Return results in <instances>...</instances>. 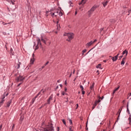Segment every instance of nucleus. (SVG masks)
<instances>
[{"mask_svg":"<svg viewBox=\"0 0 131 131\" xmlns=\"http://www.w3.org/2000/svg\"><path fill=\"white\" fill-rule=\"evenodd\" d=\"M71 75H72V73H71V74H70L69 77H71Z\"/></svg>","mask_w":131,"mask_h":131,"instance_id":"13d9d810","label":"nucleus"},{"mask_svg":"<svg viewBox=\"0 0 131 131\" xmlns=\"http://www.w3.org/2000/svg\"><path fill=\"white\" fill-rule=\"evenodd\" d=\"M78 107V104H77V108Z\"/></svg>","mask_w":131,"mask_h":131,"instance_id":"774afa93","label":"nucleus"},{"mask_svg":"<svg viewBox=\"0 0 131 131\" xmlns=\"http://www.w3.org/2000/svg\"><path fill=\"white\" fill-rule=\"evenodd\" d=\"M37 97H38V96H37H37H36L34 98V99H35V100H36V98H37Z\"/></svg>","mask_w":131,"mask_h":131,"instance_id":"c03bdc74","label":"nucleus"},{"mask_svg":"<svg viewBox=\"0 0 131 131\" xmlns=\"http://www.w3.org/2000/svg\"><path fill=\"white\" fill-rule=\"evenodd\" d=\"M64 91H65V92H66V91H67V88H65V89H64Z\"/></svg>","mask_w":131,"mask_h":131,"instance_id":"bf43d9fd","label":"nucleus"},{"mask_svg":"<svg viewBox=\"0 0 131 131\" xmlns=\"http://www.w3.org/2000/svg\"><path fill=\"white\" fill-rule=\"evenodd\" d=\"M97 105H98V103H97V102L95 101V104L93 105V106L92 107V110H94V109H95V108H96V106H97Z\"/></svg>","mask_w":131,"mask_h":131,"instance_id":"4468645a","label":"nucleus"},{"mask_svg":"<svg viewBox=\"0 0 131 131\" xmlns=\"http://www.w3.org/2000/svg\"><path fill=\"white\" fill-rule=\"evenodd\" d=\"M34 102H35V98H33L32 100L31 103L33 104V103H34Z\"/></svg>","mask_w":131,"mask_h":131,"instance_id":"cd10ccee","label":"nucleus"},{"mask_svg":"<svg viewBox=\"0 0 131 131\" xmlns=\"http://www.w3.org/2000/svg\"><path fill=\"white\" fill-rule=\"evenodd\" d=\"M126 59V57H124L123 59H122V61H125V59Z\"/></svg>","mask_w":131,"mask_h":131,"instance_id":"a19ab883","label":"nucleus"},{"mask_svg":"<svg viewBox=\"0 0 131 131\" xmlns=\"http://www.w3.org/2000/svg\"><path fill=\"white\" fill-rule=\"evenodd\" d=\"M58 14L59 15V16H62L63 15V13L62 12L61 10H59V12Z\"/></svg>","mask_w":131,"mask_h":131,"instance_id":"b1692460","label":"nucleus"},{"mask_svg":"<svg viewBox=\"0 0 131 131\" xmlns=\"http://www.w3.org/2000/svg\"><path fill=\"white\" fill-rule=\"evenodd\" d=\"M41 41L44 42V43H46V40L45 39H43V37H42V36L41 37Z\"/></svg>","mask_w":131,"mask_h":131,"instance_id":"5701e85b","label":"nucleus"},{"mask_svg":"<svg viewBox=\"0 0 131 131\" xmlns=\"http://www.w3.org/2000/svg\"><path fill=\"white\" fill-rule=\"evenodd\" d=\"M59 85H60V88H62L63 86V85L62 84H60Z\"/></svg>","mask_w":131,"mask_h":131,"instance_id":"6e6d98bb","label":"nucleus"},{"mask_svg":"<svg viewBox=\"0 0 131 131\" xmlns=\"http://www.w3.org/2000/svg\"><path fill=\"white\" fill-rule=\"evenodd\" d=\"M80 88L81 89V91H83V86H82V85H80Z\"/></svg>","mask_w":131,"mask_h":131,"instance_id":"2f4dec72","label":"nucleus"},{"mask_svg":"<svg viewBox=\"0 0 131 131\" xmlns=\"http://www.w3.org/2000/svg\"><path fill=\"white\" fill-rule=\"evenodd\" d=\"M24 118V116H21V117L20 118V120H21V121H23Z\"/></svg>","mask_w":131,"mask_h":131,"instance_id":"72a5a7b5","label":"nucleus"},{"mask_svg":"<svg viewBox=\"0 0 131 131\" xmlns=\"http://www.w3.org/2000/svg\"><path fill=\"white\" fill-rule=\"evenodd\" d=\"M3 25H7V24L5 23V22L3 23Z\"/></svg>","mask_w":131,"mask_h":131,"instance_id":"09e8293b","label":"nucleus"},{"mask_svg":"<svg viewBox=\"0 0 131 131\" xmlns=\"http://www.w3.org/2000/svg\"><path fill=\"white\" fill-rule=\"evenodd\" d=\"M32 58H34V54H32Z\"/></svg>","mask_w":131,"mask_h":131,"instance_id":"8fccbe9b","label":"nucleus"},{"mask_svg":"<svg viewBox=\"0 0 131 131\" xmlns=\"http://www.w3.org/2000/svg\"><path fill=\"white\" fill-rule=\"evenodd\" d=\"M51 16H52V17H53L54 16H58V14H56L55 12H54V13H52Z\"/></svg>","mask_w":131,"mask_h":131,"instance_id":"c756f323","label":"nucleus"},{"mask_svg":"<svg viewBox=\"0 0 131 131\" xmlns=\"http://www.w3.org/2000/svg\"><path fill=\"white\" fill-rule=\"evenodd\" d=\"M12 103V102L11 101H8L7 102V107H10V105H11V103Z\"/></svg>","mask_w":131,"mask_h":131,"instance_id":"412c9836","label":"nucleus"},{"mask_svg":"<svg viewBox=\"0 0 131 131\" xmlns=\"http://www.w3.org/2000/svg\"><path fill=\"white\" fill-rule=\"evenodd\" d=\"M35 60V59L33 57L31 58V60H30V64L31 65H32V64H33V63H34Z\"/></svg>","mask_w":131,"mask_h":131,"instance_id":"9d476101","label":"nucleus"},{"mask_svg":"<svg viewBox=\"0 0 131 131\" xmlns=\"http://www.w3.org/2000/svg\"><path fill=\"white\" fill-rule=\"evenodd\" d=\"M95 86V83H93L92 85L90 86V90H91V91H94V87Z\"/></svg>","mask_w":131,"mask_h":131,"instance_id":"f8f14e48","label":"nucleus"},{"mask_svg":"<svg viewBox=\"0 0 131 131\" xmlns=\"http://www.w3.org/2000/svg\"><path fill=\"white\" fill-rule=\"evenodd\" d=\"M86 3V0H82L79 5H84Z\"/></svg>","mask_w":131,"mask_h":131,"instance_id":"9b49d317","label":"nucleus"},{"mask_svg":"<svg viewBox=\"0 0 131 131\" xmlns=\"http://www.w3.org/2000/svg\"><path fill=\"white\" fill-rule=\"evenodd\" d=\"M122 110V107H121V108L119 110V111H118V113L119 114V115H120V113H121Z\"/></svg>","mask_w":131,"mask_h":131,"instance_id":"393cba45","label":"nucleus"},{"mask_svg":"<svg viewBox=\"0 0 131 131\" xmlns=\"http://www.w3.org/2000/svg\"><path fill=\"white\" fill-rule=\"evenodd\" d=\"M125 63V61L124 60H122L121 62V65L123 66V65H124Z\"/></svg>","mask_w":131,"mask_h":131,"instance_id":"a878e982","label":"nucleus"},{"mask_svg":"<svg viewBox=\"0 0 131 131\" xmlns=\"http://www.w3.org/2000/svg\"><path fill=\"white\" fill-rule=\"evenodd\" d=\"M36 40L37 41V45L38 46L39 45L40 46H41V42H40V39L39 37H37L36 38Z\"/></svg>","mask_w":131,"mask_h":131,"instance_id":"6e6552de","label":"nucleus"},{"mask_svg":"<svg viewBox=\"0 0 131 131\" xmlns=\"http://www.w3.org/2000/svg\"><path fill=\"white\" fill-rule=\"evenodd\" d=\"M59 12H60V10H57L56 12H55V14L58 15V14H59Z\"/></svg>","mask_w":131,"mask_h":131,"instance_id":"473e14b6","label":"nucleus"},{"mask_svg":"<svg viewBox=\"0 0 131 131\" xmlns=\"http://www.w3.org/2000/svg\"><path fill=\"white\" fill-rule=\"evenodd\" d=\"M58 89H59V86H57L55 90H58Z\"/></svg>","mask_w":131,"mask_h":131,"instance_id":"de8ad7c7","label":"nucleus"},{"mask_svg":"<svg viewBox=\"0 0 131 131\" xmlns=\"http://www.w3.org/2000/svg\"><path fill=\"white\" fill-rule=\"evenodd\" d=\"M57 82H60V80H57Z\"/></svg>","mask_w":131,"mask_h":131,"instance_id":"69168bd1","label":"nucleus"},{"mask_svg":"<svg viewBox=\"0 0 131 131\" xmlns=\"http://www.w3.org/2000/svg\"><path fill=\"white\" fill-rule=\"evenodd\" d=\"M99 100H96L95 102L98 104V103H100V102H101V97L99 96L98 97Z\"/></svg>","mask_w":131,"mask_h":131,"instance_id":"a211bd4d","label":"nucleus"},{"mask_svg":"<svg viewBox=\"0 0 131 131\" xmlns=\"http://www.w3.org/2000/svg\"><path fill=\"white\" fill-rule=\"evenodd\" d=\"M122 57H123V56H122V55L120 56V59H121V58H122Z\"/></svg>","mask_w":131,"mask_h":131,"instance_id":"052dcab7","label":"nucleus"},{"mask_svg":"<svg viewBox=\"0 0 131 131\" xmlns=\"http://www.w3.org/2000/svg\"><path fill=\"white\" fill-rule=\"evenodd\" d=\"M77 14V11H76L75 12V15H76Z\"/></svg>","mask_w":131,"mask_h":131,"instance_id":"0e129e2a","label":"nucleus"},{"mask_svg":"<svg viewBox=\"0 0 131 131\" xmlns=\"http://www.w3.org/2000/svg\"><path fill=\"white\" fill-rule=\"evenodd\" d=\"M112 59L114 62H115V61H116L118 59L117 56H115V57H112Z\"/></svg>","mask_w":131,"mask_h":131,"instance_id":"ddd939ff","label":"nucleus"},{"mask_svg":"<svg viewBox=\"0 0 131 131\" xmlns=\"http://www.w3.org/2000/svg\"><path fill=\"white\" fill-rule=\"evenodd\" d=\"M24 80V78H23V77L22 76L17 77L16 78V81L17 82L23 81Z\"/></svg>","mask_w":131,"mask_h":131,"instance_id":"39448f33","label":"nucleus"},{"mask_svg":"<svg viewBox=\"0 0 131 131\" xmlns=\"http://www.w3.org/2000/svg\"><path fill=\"white\" fill-rule=\"evenodd\" d=\"M57 131H60V128L59 127H57Z\"/></svg>","mask_w":131,"mask_h":131,"instance_id":"a18cd8bd","label":"nucleus"},{"mask_svg":"<svg viewBox=\"0 0 131 131\" xmlns=\"http://www.w3.org/2000/svg\"><path fill=\"white\" fill-rule=\"evenodd\" d=\"M85 52H86V49H85V50H83V51H82V55H83V54H84V53H85Z\"/></svg>","mask_w":131,"mask_h":131,"instance_id":"c9c22d12","label":"nucleus"},{"mask_svg":"<svg viewBox=\"0 0 131 131\" xmlns=\"http://www.w3.org/2000/svg\"><path fill=\"white\" fill-rule=\"evenodd\" d=\"M9 94L7 93L6 94L5 93L3 95L1 96V100H4L5 98H6V96H8Z\"/></svg>","mask_w":131,"mask_h":131,"instance_id":"1a4fd4ad","label":"nucleus"},{"mask_svg":"<svg viewBox=\"0 0 131 131\" xmlns=\"http://www.w3.org/2000/svg\"><path fill=\"white\" fill-rule=\"evenodd\" d=\"M42 130L43 131H54V127L53 124L46 126L45 127H42Z\"/></svg>","mask_w":131,"mask_h":131,"instance_id":"f257e3e1","label":"nucleus"},{"mask_svg":"<svg viewBox=\"0 0 131 131\" xmlns=\"http://www.w3.org/2000/svg\"><path fill=\"white\" fill-rule=\"evenodd\" d=\"M13 52V49H10V53H11V54H12V52Z\"/></svg>","mask_w":131,"mask_h":131,"instance_id":"79ce46f5","label":"nucleus"},{"mask_svg":"<svg viewBox=\"0 0 131 131\" xmlns=\"http://www.w3.org/2000/svg\"><path fill=\"white\" fill-rule=\"evenodd\" d=\"M116 56H117V58H118V56H119V53Z\"/></svg>","mask_w":131,"mask_h":131,"instance_id":"680f3d73","label":"nucleus"},{"mask_svg":"<svg viewBox=\"0 0 131 131\" xmlns=\"http://www.w3.org/2000/svg\"><path fill=\"white\" fill-rule=\"evenodd\" d=\"M20 65H21V62H18L17 64V69H19L20 68Z\"/></svg>","mask_w":131,"mask_h":131,"instance_id":"bb28decb","label":"nucleus"},{"mask_svg":"<svg viewBox=\"0 0 131 131\" xmlns=\"http://www.w3.org/2000/svg\"><path fill=\"white\" fill-rule=\"evenodd\" d=\"M59 24V21H57V24Z\"/></svg>","mask_w":131,"mask_h":131,"instance_id":"338daca9","label":"nucleus"},{"mask_svg":"<svg viewBox=\"0 0 131 131\" xmlns=\"http://www.w3.org/2000/svg\"><path fill=\"white\" fill-rule=\"evenodd\" d=\"M2 128H3V124L0 125V131L2 130Z\"/></svg>","mask_w":131,"mask_h":131,"instance_id":"e433bc0d","label":"nucleus"},{"mask_svg":"<svg viewBox=\"0 0 131 131\" xmlns=\"http://www.w3.org/2000/svg\"><path fill=\"white\" fill-rule=\"evenodd\" d=\"M22 83H20L19 84H18V86H19L20 84H21Z\"/></svg>","mask_w":131,"mask_h":131,"instance_id":"4d7b16f0","label":"nucleus"},{"mask_svg":"<svg viewBox=\"0 0 131 131\" xmlns=\"http://www.w3.org/2000/svg\"><path fill=\"white\" fill-rule=\"evenodd\" d=\"M73 74H74V73H75V70H74V71H73Z\"/></svg>","mask_w":131,"mask_h":131,"instance_id":"e2e57ef3","label":"nucleus"},{"mask_svg":"<svg viewBox=\"0 0 131 131\" xmlns=\"http://www.w3.org/2000/svg\"><path fill=\"white\" fill-rule=\"evenodd\" d=\"M45 67H46L45 66H42V67H41L42 69H43L45 68Z\"/></svg>","mask_w":131,"mask_h":131,"instance_id":"603ef678","label":"nucleus"},{"mask_svg":"<svg viewBox=\"0 0 131 131\" xmlns=\"http://www.w3.org/2000/svg\"><path fill=\"white\" fill-rule=\"evenodd\" d=\"M103 62H104V63H106V62H107V60H103Z\"/></svg>","mask_w":131,"mask_h":131,"instance_id":"864d4df0","label":"nucleus"},{"mask_svg":"<svg viewBox=\"0 0 131 131\" xmlns=\"http://www.w3.org/2000/svg\"><path fill=\"white\" fill-rule=\"evenodd\" d=\"M4 101H5V100L2 99L1 101L0 102V107L1 106L3 105V104H4Z\"/></svg>","mask_w":131,"mask_h":131,"instance_id":"4be33fe9","label":"nucleus"},{"mask_svg":"<svg viewBox=\"0 0 131 131\" xmlns=\"http://www.w3.org/2000/svg\"><path fill=\"white\" fill-rule=\"evenodd\" d=\"M37 49H38V46H37L36 47L35 50H37Z\"/></svg>","mask_w":131,"mask_h":131,"instance_id":"3c124183","label":"nucleus"},{"mask_svg":"<svg viewBox=\"0 0 131 131\" xmlns=\"http://www.w3.org/2000/svg\"><path fill=\"white\" fill-rule=\"evenodd\" d=\"M97 9V7L96 6H93L89 11H88V14L89 16H91L93 13L95 11V10Z\"/></svg>","mask_w":131,"mask_h":131,"instance_id":"7ed1b4c3","label":"nucleus"},{"mask_svg":"<svg viewBox=\"0 0 131 131\" xmlns=\"http://www.w3.org/2000/svg\"><path fill=\"white\" fill-rule=\"evenodd\" d=\"M62 121L63 123L64 124V125H66V121H65V120L62 119Z\"/></svg>","mask_w":131,"mask_h":131,"instance_id":"c85d7f7f","label":"nucleus"},{"mask_svg":"<svg viewBox=\"0 0 131 131\" xmlns=\"http://www.w3.org/2000/svg\"><path fill=\"white\" fill-rule=\"evenodd\" d=\"M128 120L129 121V124H130V122H131V116H130L128 118Z\"/></svg>","mask_w":131,"mask_h":131,"instance_id":"7c9ffc66","label":"nucleus"},{"mask_svg":"<svg viewBox=\"0 0 131 131\" xmlns=\"http://www.w3.org/2000/svg\"><path fill=\"white\" fill-rule=\"evenodd\" d=\"M74 34L72 33H65L63 36H68V39H67L68 41H70L71 39H73V36Z\"/></svg>","mask_w":131,"mask_h":131,"instance_id":"f03ea898","label":"nucleus"},{"mask_svg":"<svg viewBox=\"0 0 131 131\" xmlns=\"http://www.w3.org/2000/svg\"><path fill=\"white\" fill-rule=\"evenodd\" d=\"M103 29H104L103 28L100 29V32H102V31L103 30Z\"/></svg>","mask_w":131,"mask_h":131,"instance_id":"37998d69","label":"nucleus"},{"mask_svg":"<svg viewBox=\"0 0 131 131\" xmlns=\"http://www.w3.org/2000/svg\"><path fill=\"white\" fill-rule=\"evenodd\" d=\"M97 68H100V69H101V64H99L97 66Z\"/></svg>","mask_w":131,"mask_h":131,"instance_id":"f704fd0d","label":"nucleus"},{"mask_svg":"<svg viewBox=\"0 0 131 131\" xmlns=\"http://www.w3.org/2000/svg\"><path fill=\"white\" fill-rule=\"evenodd\" d=\"M103 99H104V96H102V98H101V100H103Z\"/></svg>","mask_w":131,"mask_h":131,"instance_id":"5fc2aeb1","label":"nucleus"},{"mask_svg":"<svg viewBox=\"0 0 131 131\" xmlns=\"http://www.w3.org/2000/svg\"><path fill=\"white\" fill-rule=\"evenodd\" d=\"M61 95H62V96H64V95H65V92H61Z\"/></svg>","mask_w":131,"mask_h":131,"instance_id":"58836bf2","label":"nucleus"},{"mask_svg":"<svg viewBox=\"0 0 131 131\" xmlns=\"http://www.w3.org/2000/svg\"><path fill=\"white\" fill-rule=\"evenodd\" d=\"M64 84H65L66 85L67 84V80H66V81H65Z\"/></svg>","mask_w":131,"mask_h":131,"instance_id":"49530a36","label":"nucleus"},{"mask_svg":"<svg viewBox=\"0 0 131 131\" xmlns=\"http://www.w3.org/2000/svg\"><path fill=\"white\" fill-rule=\"evenodd\" d=\"M118 90H119V86H118V88H116L113 92V95H114V93H116L117 92V91H118Z\"/></svg>","mask_w":131,"mask_h":131,"instance_id":"f3484780","label":"nucleus"},{"mask_svg":"<svg viewBox=\"0 0 131 131\" xmlns=\"http://www.w3.org/2000/svg\"><path fill=\"white\" fill-rule=\"evenodd\" d=\"M42 93H45V91L43 90H41L40 92L38 93L37 96H39V95H41Z\"/></svg>","mask_w":131,"mask_h":131,"instance_id":"aec40b11","label":"nucleus"},{"mask_svg":"<svg viewBox=\"0 0 131 131\" xmlns=\"http://www.w3.org/2000/svg\"><path fill=\"white\" fill-rule=\"evenodd\" d=\"M81 92H82V95H84L85 94V92H84V91H81Z\"/></svg>","mask_w":131,"mask_h":131,"instance_id":"4c0bfd02","label":"nucleus"},{"mask_svg":"<svg viewBox=\"0 0 131 131\" xmlns=\"http://www.w3.org/2000/svg\"><path fill=\"white\" fill-rule=\"evenodd\" d=\"M52 100H53V96L51 95L50 96L49 99L47 101V104L49 105Z\"/></svg>","mask_w":131,"mask_h":131,"instance_id":"423d86ee","label":"nucleus"},{"mask_svg":"<svg viewBox=\"0 0 131 131\" xmlns=\"http://www.w3.org/2000/svg\"><path fill=\"white\" fill-rule=\"evenodd\" d=\"M68 120L69 121L70 125H72V120H71L70 118H69L68 119Z\"/></svg>","mask_w":131,"mask_h":131,"instance_id":"6ab92c4d","label":"nucleus"},{"mask_svg":"<svg viewBox=\"0 0 131 131\" xmlns=\"http://www.w3.org/2000/svg\"><path fill=\"white\" fill-rule=\"evenodd\" d=\"M49 62L47 61V63L46 64H44V66L46 67V65H48V64H49Z\"/></svg>","mask_w":131,"mask_h":131,"instance_id":"ea45409f","label":"nucleus"},{"mask_svg":"<svg viewBox=\"0 0 131 131\" xmlns=\"http://www.w3.org/2000/svg\"><path fill=\"white\" fill-rule=\"evenodd\" d=\"M73 126L72 125H70L69 127V131H73Z\"/></svg>","mask_w":131,"mask_h":131,"instance_id":"2eb2a0df","label":"nucleus"},{"mask_svg":"<svg viewBox=\"0 0 131 131\" xmlns=\"http://www.w3.org/2000/svg\"><path fill=\"white\" fill-rule=\"evenodd\" d=\"M108 3H109V1H104L102 3V5H103V7L105 8L107 5H108Z\"/></svg>","mask_w":131,"mask_h":131,"instance_id":"0eeeda50","label":"nucleus"},{"mask_svg":"<svg viewBox=\"0 0 131 131\" xmlns=\"http://www.w3.org/2000/svg\"><path fill=\"white\" fill-rule=\"evenodd\" d=\"M97 41V39L94 40V41H91L90 42L87 43L86 44V47H88V48L89 47H91V46H92V45H94V43H95V42H96Z\"/></svg>","mask_w":131,"mask_h":131,"instance_id":"20e7f679","label":"nucleus"},{"mask_svg":"<svg viewBox=\"0 0 131 131\" xmlns=\"http://www.w3.org/2000/svg\"><path fill=\"white\" fill-rule=\"evenodd\" d=\"M128 52L127 50H125V51H124L122 53L123 55H124L125 54H126V56H127V54H128Z\"/></svg>","mask_w":131,"mask_h":131,"instance_id":"dca6fc26","label":"nucleus"}]
</instances>
